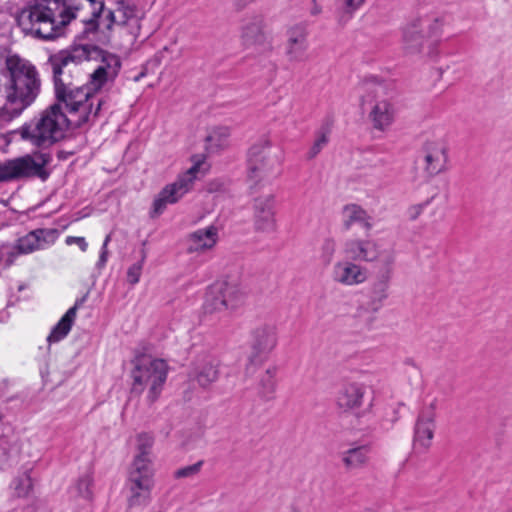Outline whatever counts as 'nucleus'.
Here are the masks:
<instances>
[{
	"mask_svg": "<svg viewBox=\"0 0 512 512\" xmlns=\"http://www.w3.org/2000/svg\"><path fill=\"white\" fill-rule=\"evenodd\" d=\"M74 53L61 52L49 60L57 104L63 105L67 112L77 116V122H90L98 115L102 101L91 91L89 85L77 86L72 75L74 63L78 56Z\"/></svg>",
	"mask_w": 512,
	"mask_h": 512,
	"instance_id": "1",
	"label": "nucleus"
},
{
	"mask_svg": "<svg viewBox=\"0 0 512 512\" xmlns=\"http://www.w3.org/2000/svg\"><path fill=\"white\" fill-rule=\"evenodd\" d=\"M85 0H34L22 9L18 23L24 31L51 40L62 34L72 19L80 17L89 23L83 12Z\"/></svg>",
	"mask_w": 512,
	"mask_h": 512,
	"instance_id": "2",
	"label": "nucleus"
},
{
	"mask_svg": "<svg viewBox=\"0 0 512 512\" xmlns=\"http://www.w3.org/2000/svg\"><path fill=\"white\" fill-rule=\"evenodd\" d=\"M82 10L89 24L107 30L117 28L129 44H133L140 34L141 15L133 0H113L107 9L103 0H85Z\"/></svg>",
	"mask_w": 512,
	"mask_h": 512,
	"instance_id": "3",
	"label": "nucleus"
},
{
	"mask_svg": "<svg viewBox=\"0 0 512 512\" xmlns=\"http://www.w3.org/2000/svg\"><path fill=\"white\" fill-rule=\"evenodd\" d=\"M7 82L5 85L6 100L14 105V109L22 112L29 107L41 91V78L36 66L29 60L16 54L9 55L5 60Z\"/></svg>",
	"mask_w": 512,
	"mask_h": 512,
	"instance_id": "4",
	"label": "nucleus"
},
{
	"mask_svg": "<svg viewBox=\"0 0 512 512\" xmlns=\"http://www.w3.org/2000/svg\"><path fill=\"white\" fill-rule=\"evenodd\" d=\"M77 116L64 113L62 105L53 104L44 110L39 117L24 124L19 129L20 137L37 147H49L65 137L70 126L80 127L86 122L73 120Z\"/></svg>",
	"mask_w": 512,
	"mask_h": 512,
	"instance_id": "5",
	"label": "nucleus"
},
{
	"mask_svg": "<svg viewBox=\"0 0 512 512\" xmlns=\"http://www.w3.org/2000/svg\"><path fill=\"white\" fill-rule=\"evenodd\" d=\"M168 367L165 361L150 357L137 359L132 371V390L142 394L147 390L149 402H155L162 392L167 378Z\"/></svg>",
	"mask_w": 512,
	"mask_h": 512,
	"instance_id": "6",
	"label": "nucleus"
},
{
	"mask_svg": "<svg viewBox=\"0 0 512 512\" xmlns=\"http://www.w3.org/2000/svg\"><path fill=\"white\" fill-rule=\"evenodd\" d=\"M192 166L183 174H181L173 183L166 185L156 196L153 201V214H161L169 204L178 202L185 194H187L194 181L205 175L209 169L206 158L203 155H195L192 157Z\"/></svg>",
	"mask_w": 512,
	"mask_h": 512,
	"instance_id": "7",
	"label": "nucleus"
},
{
	"mask_svg": "<svg viewBox=\"0 0 512 512\" xmlns=\"http://www.w3.org/2000/svg\"><path fill=\"white\" fill-rule=\"evenodd\" d=\"M156 470L154 464H130L126 487L129 507H146L152 500Z\"/></svg>",
	"mask_w": 512,
	"mask_h": 512,
	"instance_id": "8",
	"label": "nucleus"
},
{
	"mask_svg": "<svg viewBox=\"0 0 512 512\" xmlns=\"http://www.w3.org/2000/svg\"><path fill=\"white\" fill-rule=\"evenodd\" d=\"M363 107L367 111L368 120L372 127L378 131H387L396 117V108L387 96L386 88L382 84L375 85L363 97Z\"/></svg>",
	"mask_w": 512,
	"mask_h": 512,
	"instance_id": "9",
	"label": "nucleus"
},
{
	"mask_svg": "<svg viewBox=\"0 0 512 512\" xmlns=\"http://www.w3.org/2000/svg\"><path fill=\"white\" fill-rule=\"evenodd\" d=\"M342 252L355 262H378L384 267H391L395 262V250L376 240L348 238L342 245Z\"/></svg>",
	"mask_w": 512,
	"mask_h": 512,
	"instance_id": "10",
	"label": "nucleus"
},
{
	"mask_svg": "<svg viewBox=\"0 0 512 512\" xmlns=\"http://www.w3.org/2000/svg\"><path fill=\"white\" fill-rule=\"evenodd\" d=\"M50 157L45 153H35L0 163V182L10 181L25 177H40L45 179L44 170Z\"/></svg>",
	"mask_w": 512,
	"mask_h": 512,
	"instance_id": "11",
	"label": "nucleus"
},
{
	"mask_svg": "<svg viewBox=\"0 0 512 512\" xmlns=\"http://www.w3.org/2000/svg\"><path fill=\"white\" fill-rule=\"evenodd\" d=\"M330 277L335 284L343 287H355L368 280L369 271L365 266L347 258L333 264Z\"/></svg>",
	"mask_w": 512,
	"mask_h": 512,
	"instance_id": "12",
	"label": "nucleus"
},
{
	"mask_svg": "<svg viewBox=\"0 0 512 512\" xmlns=\"http://www.w3.org/2000/svg\"><path fill=\"white\" fill-rule=\"evenodd\" d=\"M271 148V140L262 138L249 149L248 175L251 179L261 178L272 170L274 160L271 157Z\"/></svg>",
	"mask_w": 512,
	"mask_h": 512,
	"instance_id": "13",
	"label": "nucleus"
},
{
	"mask_svg": "<svg viewBox=\"0 0 512 512\" xmlns=\"http://www.w3.org/2000/svg\"><path fill=\"white\" fill-rule=\"evenodd\" d=\"M424 169L430 176L445 172L449 163V146L443 139L427 140L423 146Z\"/></svg>",
	"mask_w": 512,
	"mask_h": 512,
	"instance_id": "14",
	"label": "nucleus"
},
{
	"mask_svg": "<svg viewBox=\"0 0 512 512\" xmlns=\"http://www.w3.org/2000/svg\"><path fill=\"white\" fill-rule=\"evenodd\" d=\"M252 361H262L277 345V331L273 325L263 324L251 332Z\"/></svg>",
	"mask_w": 512,
	"mask_h": 512,
	"instance_id": "15",
	"label": "nucleus"
},
{
	"mask_svg": "<svg viewBox=\"0 0 512 512\" xmlns=\"http://www.w3.org/2000/svg\"><path fill=\"white\" fill-rule=\"evenodd\" d=\"M253 210V221L257 231L272 232L275 230V198L272 194L255 198Z\"/></svg>",
	"mask_w": 512,
	"mask_h": 512,
	"instance_id": "16",
	"label": "nucleus"
},
{
	"mask_svg": "<svg viewBox=\"0 0 512 512\" xmlns=\"http://www.w3.org/2000/svg\"><path fill=\"white\" fill-rule=\"evenodd\" d=\"M308 32L306 26L297 24L287 31L285 54L290 62H303L307 59Z\"/></svg>",
	"mask_w": 512,
	"mask_h": 512,
	"instance_id": "17",
	"label": "nucleus"
},
{
	"mask_svg": "<svg viewBox=\"0 0 512 512\" xmlns=\"http://www.w3.org/2000/svg\"><path fill=\"white\" fill-rule=\"evenodd\" d=\"M57 237L56 229H37L19 238L15 248L20 254H29L54 244Z\"/></svg>",
	"mask_w": 512,
	"mask_h": 512,
	"instance_id": "18",
	"label": "nucleus"
},
{
	"mask_svg": "<svg viewBox=\"0 0 512 512\" xmlns=\"http://www.w3.org/2000/svg\"><path fill=\"white\" fill-rule=\"evenodd\" d=\"M121 68L120 58L114 54H104L98 67L90 75L89 87L95 94L105 83L113 81Z\"/></svg>",
	"mask_w": 512,
	"mask_h": 512,
	"instance_id": "19",
	"label": "nucleus"
},
{
	"mask_svg": "<svg viewBox=\"0 0 512 512\" xmlns=\"http://www.w3.org/2000/svg\"><path fill=\"white\" fill-rule=\"evenodd\" d=\"M365 394L366 387L364 384L346 382L337 392L336 405L344 412H354L363 405Z\"/></svg>",
	"mask_w": 512,
	"mask_h": 512,
	"instance_id": "20",
	"label": "nucleus"
},
{
	"mask_svg": "<svg viewBox=\"0 0 512 512\" xmlns=\"http://www.w3.org/2000/svg\"><path fill=\"white\" fill-rule=\"evenodd\" d=\"M218 241V229L211 225L198 229L188 237V252L203 253L211 250Z\"/></svg>",
	"mask_w": 512,
	"mask_h": 512,
	"instance_id": "21",
	"label": "nucleus"
},
{
	"mask_svg": "<svg viewBox=\"0 0 512 512\" xmlns=\"http://www.w3.org/2000/svg\"><path fill=\"white\" fill-rule=\"evenodd\" d=\"M215 285L223 299L226 311L235 310L244 303L246 294L244 289L235 281H218Z\"/></svg>",
	"mask_w": 512,
	"mask_h": 512,
	"instance_id": "22",
	"label": "nucleus"
},
{
	"mask_svg": "<svg viewBox=\"0 0 512 512\" xmlns=\"http://www.w3.org/2000/svg\"><path fill=\"white\" fill-rule=\"evenodd\" d=\"M154 436L142 432L136 435L134 442V454L131 464H154L153 454Z\"/></svg>",
	"mask_w": 512,
	"mask_h": 512,
	"instance_id": "23",
	"label": "nucleus"
},
{
	"mask_svg": "<svg viewBox=\"0 0 512 512\" xmlns=\"http://www.w3.org/2000/svg\"><path fill=\"white\" fill-rule=\"evenodd\" d=\"M241 39L247 47H254L264 43L263 19L260 16L244 21L241 29Z\"/></svg>",
	"mask_w": 512,
	"mask_h": 512,
	"instance_id": "24",
	"label": "nucleus"
},
{
	"mask_svg": "<svg viewBox=\"0 0 512 512\" xmlns=\"http://www.w3.org/2000/svg\"><path fill=\"white\" fill-rule=\"evenodd\" d=\"M434 429L435 424L433 416H420L415 425L414 448L418 450H426L429 448L434 436Z\"/></svg>",
	"mask_w": 512,
	"mask_h": 512,
	"instance_id": "25",
	"label": "nucleus"
},
{
	"mask_svg": "<svg viewBox=\"0 0 512 512\" xmlns=\"http://www.w3.org/2000/svg\"><path fill=\"white\" fill-rule=\"evenodd\" d=\"M93 478L86 473L80 476L69 488L68 494L71 501H82L87 505L93 497L92 492Z\"/></svg>",
	"mask_w": 512,
	"mask_h": 512,
	"instance_id": "26",
	"label": "nucleus"
},
{
	"mask_svg": "<svg viewBox=\"0 0 512 512\" xmlns=\"http://www.w3.org/2000/svg\"><path fill=\"white\" fill-rule=\"evenodd\" d=\"M77 316V306H73L67 310L62 316L58 323L53 327L50 334L47 337V341L51 343H57L64 339L70 332L72 325L75 322Z\"/></svg>",
	"mask_w": 512,
	"mask_h": 512,
	"instance_id": "27",
	"label": "nucleus"
},
{
	"mask_svg": "<svg viewBox=\"0 0 512 512\" xmlns=\"http://www.w3.org/2000/svg\"><path fill=\"white\" fill-rule=\"evenodd\" d=\"M342 221L346 230H349L354 224H360L367 229L371 228L369 215L363 208L356 204H350L344 207Z\"/></svg>",
	"mask_w": 512,
	"mask_h": 512,
	"instance_id": "28",
	"label": "nucleus"
},
{
	"mask_svg": "<svg viewBox=\"0 0 512 512\" xmlns=\"http://www.w3.org/2000/svg\"><path fill=\"white\" fill-rule=\"evenodd\" d=\"M424 38L418 24L407 26L403 32V49L409 55L422 51Z\"/></svg>",
	"mask_w": 512,
	"mask_h": 512,
	"instance_id": "29",
	"label": "nucleus"
},
{
	"mask_svg": "<svg viewBox=\"0 0 512 512\" xmlns=\"http://www.w3.org/2000/svg\"><path fill=\"white\" fill-rule=\"evenodd\" d=\"M230 129L228 127L212 128L206 137V148L209 152H218L229 145Z\"/></svg>",
	"mask_w": 512,
	"mask_h": 512,
	"instance_id": "30",
	"label": "nucleus"
},
{
	"mask_svg": "<svg viewBox=\"0 0 512 512\" xmlns=\"http://www.w3.org/2000/svg\"><path fill=\"white\" fill-rule=\"evenodd\" d=\"M341 459L346 469H359L368 461V450L365 447L351 448L342 453Z\"/></svg>",
	"mask_w": 512,
	"mask_h": 512,
	"instance_id": "31",
	"label": "nucleus"
},
{
	"mask_svg": "<svg viewBox=\"0 0 512 512\" xmlns=\"http://www.w3.org/2000/svg\"><path fill=\"white\" fill-rule=\"evenodd\" d=\"M219 293L215 283L207 288L203 303V311L205 314L215 315L226 311L223 299L220 298Z\"/></svg>",
	"mask_w": 512,
	"mask_h": 512,
	"instance_id": "32",
	"label": "nucleus"
},
{
	"mask_svg": "<svg viewBox=\"0 0 512 512\" xmlns=\"http://www.w3.org/2000/svg\"><path fill=\"white\" fill-rule=\"evenodd\" d=\"M218 375V363L215 360H209L197 368L196 380L201 386L207 387L218 379Z\"/></svg>",
	"mask_w": 512,
	"mask_h": 512,
	"instance_id": "33",
	"label": "nucleus"
},
{
	"mask_svg": "<svg viewBox=\"0 0 512 512\" xmlns=\"http://www.w3.org/2000/svg\"><path fill=\"white\" fill-rule=\"evenodd\" d=\"M13 495L17 498H26L30 495L33 489V481L28 472H25L16 477L11 483Z\"/></svg>",
	"mask_w": 512,
	"mask_h": 512,
	"instance_id": "34",
	"label": "nucleus"
},
{
	"mask_svg": "<svg viewBox=\"0 0 512 512\" xmlns=\"http://www.w3.org/2000/svg\"><path fill=\"white\" fill-rule=\"evenodd\" d=\"M203 466V461L200 460L192 465L184 466L181 468L176 469L173 472V477L175 479H191L196 477Z\"/></svg>",
	"mask_w": 512,
	"mask_h": 512,
	"instance_id": "35",
	"label": "nucleus"
},
{
	"mask_svg": "<svg viewBox=\"0 0 512 512\" xmlns=\"http://www.w3.org/2000/svg\"><path fill=\"white\" fill-rule=\"evenodd\" d=\"M366 0H341V18L342 22H347L353 14L363 6Z\"/></svg>",
	"mask_w": 512,
	"mask_h": 512,
	"instance_id": "36",
	"label": "nucleus"
},
{
	"mask_svg": "<svg viewBox=\"0 0 512 512\" xmlns=\"http://www.w3.org/2000/svg\"><path fill=\"white\" fill-rule=\"evenodd\" d=\"M336 247H337V244H336V241L334 238H332V237L325 238L322 241L321 246H320L321 258L325 262L330 263L334 257L335 252H336Z\"/></svg>",
	"mask_w": 512,
	"mask_h": 512,
	"instance_id": "37",
	"label": "nucleus"
},
{
	"mask_svg": "<svg viewBox=\"0 0 512 512\" xmlns=\"http://www.w3.org/2000/svg\"><path fill=\"white\" fill-rule=\"evenodd\" d=\"M145 259H146V254L143 251L142 252V257H141L140 261H138L137 263L131 265L128 268V271H127V281L131 285H135V284H137L139 282L140 276H141V273H142L143 264L145 262Z\"/></svg>",
	"mask_w": 512,
	"mask_h": 512,
	"instance_id": "38",
	"label": "nucleus"
},
{
	"mask_svg": "<svg viewBox=\"0 0 512 512\" xmlns=\"http://www.w3.org/2000/svg\"><path fill=\"white\" fill-rule=\"evenodd\" d=\"M388 276L384 279L376 281L371 287V293L374 299L383 301L388 296Z\"/></svg>",
	"mask_w": 512,
	"mask_h": 512,
	"instance_id": "39",
	"label": "nucleus"
},
{
	"mask_svg": "<svg viewBox=\"0 0 512 512\" xmlns=\"http://www.w3.org/2000/svg\"><path fill=\"white\" fill-rule=\"evenodd\" d=\"M328 143V136L326 133H321L319 134L312 147L310 148L309 152H308V158L309 159H313L315 158L319 152L323 149V147L326 146V144Z\"/></svg>",
	"mask_w": 512,
	"mask_h": 512,
	"instance_id": "40",
	"label": "nucleus"
},
{
	"mask_svg": "<svg viewBox=\"0 0 512 512\" xmlns=\"http://www.w3.org/2000/svg\"><path fill=\"white\" fill-rule=\"evenodd\" d=\"M430 201L427 200L422 203H417L409 206L406 210V216L409 218V220L414 221L416 220L425 210V208L429 205Z\"/></svg>",
	"mask_w": 512,
	"mask_h": 512,
	"instance_id": "41",
	"label": "nucleus"
},
{
	"mask_svg": "<svg viewBox=\"0 0 512 512\" xmlns=\"http://www.w3.org/2000/svg\"><path fill=\"white\" fill-rule=\"evenodd\" d=\"M65 244L68 246L77 245L82 252L87 251L88 243L84 237L67 236L65 238Z\"/></svg>",
	"mask_w": 512,
	"mask_h": 512,
	"instance_id": "42",
	"label": "nucleus"
},
{
	"mask_svg": "<svg viewBox=\"0 0 512 512\" xmlns=\"http://www.w3.org/2000/svg\"><path fill=\"white\" fill-rule=\"evenodd\" d=\"M108 260V249L106 248H101V253H100V256H99V260H98V263L97 265L102 268L105 266L106 262Z\"/></svg>",
	"mask_w": 512,
	"mask_h": 512,
	"instance_id": "43",
	"label": "nucleus"
},
{
	"mask_svg": "<svg viewBox=\"0 0 512 512\" xmlns=\"http://www.w3.org/2000/svg\"><path fill=\"white\" fill-rule=\"evenodd\" d=\"M254 0H234L235 4L242 8V7H245L247 4L253 2Z\"/></svg>",
	"mask_w": 512,
	"mask_h": 512,
	"instance_id": "44",
	"label": "nucleus"
},
{
	"mask_svg": "<svg viewBox=\"0 0 512 512\" xmlns=\"http://www.w3.org/2000/svg\"><path fill=\"white\" fill-rule=\"evenodd\" d=\"M110 240H111V235L109 234V235H107V236L105 237L104 242H103V244H102V247H101V248H106V249H108V244H109Z\"/></svg>",
	"mask_w": 512,
	"mask_h": 512,
	"instance_id": "45",
	"label": "nucleus"
},
{
	"mask_svg": "<svg viewBox=\"0 0 512 512\" xmlns=\"http://www.w3.org/2000/svg\"><path fill=\"white\" fill-rule=\"evenodd\" d=\"M288 512H304V511L298 506H291L289 508Z\"/></svg>",
	"mask_w": 512,
	"mask_h": 512,
	"instance_id": "46",
	"label": "nucleus"
},
{
	"mask_svg": "<svg viewBox=\"0 0 512 512\" xmlns=\"http://www.w3.org/2000/svg\"><path fill=\"white\" fill-rule=\"evenodd\" d=\"M369 512H395V511L393 509L381 508V509H377V510H371Z\"/></svg>",
	"mask_w": 512,
	"mask_h": 512,
	"instance_id": "47",
	"label": "nucleus"
}]
</instances>
